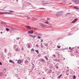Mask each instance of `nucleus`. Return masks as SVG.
<instances>
[{
    "label": "nucleus",
    "mask_w": 79,
    "mask_h": 79,
    "mask_svg": "<svg viewBox=\"0 0 79 79\" xmlns=\"http://www.w3.org/2000/svg\"><path fill=\"white\" fill-rule=\"evenodd\" d=\"M63 13V12L62 11H58L56 14V16H60L62 15Z\"/></svg>",
    "instance_id": "nucleus-1"
},
{
    "label": "nucleus",
    "mask_w": 79,
    "mask_h": 79,
    "mask_svg": "<svg viewBox=\"0 0 79 79\" xmlns=\"http://www.w3.org/2000/svg\"><path fill=\"white\" fill-rule=\"evenodd\" d=\"M72 2L75 3V4H77L79 3V0H72Z\"/></svg>",
    "instance_id": "nucleus-2"
},
{
    "label": "nucleus",
    "mask_w": 79,
    "mask_h": 79,
    "mask_svg": "<svg viewBox=\"0 0 79 79\" xmlns=\"http://www.w3.org/2000/svg\"><path fill=\"white\" fill-rule=\"evenodd\" d=\"M78 19L77 18L76 19H74L72 22V23H76L77 22V21H78Z\"/></svg>",
    "instance_id": "nucleus-3"
},
{
    "label": "nucleus",
    "mask_w": 79,
    "mask_h": 79,
    "mask_svg": "<svg viewBox=\"0 0 79 79\" xmlns=\"http://www.w3.org/2000/svg\"><path fill=\"white\" fill-rule=\"evenodd\" d=\"M29 36L30 37H32V38H33V39H35L37 36L35 35H29Z\"/></svg>",
    "instance_id": "nucleus-4"
},
{
    "label": "nucleus",
    "mask_w": 79,
    "mask_h": 79,
    "mask_svg": "<svg viewBox=\"0 0 79 79\" xmlns=\"http://www.w3.org/2000/svg\"><path fill=\"white\" fill-rule=\"evenodd\" d=\"M73 8H74V9H76V10H77V11H79V8H78L77 7V6H74Z\"/></svg>",
    "instance_id": "nucleus-5"
},
{
    "label": "nucleus",
    "mask_w": 79,
    "mask_h": 79,
    "mask_svg": "<svg viewBox=\"0 0 79 79\" xmlns=\"http://www.w3.org/2000/svg\"><path fill=\"white\" fill-rule=\"evenodd\" d=\"M34 33V31H29L28 32V34H33Z\"/></svg>",
    "instance_id": "nucleus-6"
},
{
    "label": "nucleus",
    "mask_w": 79,
    "mask_h": 79,
    "mask_svg": "<svg viewBox=\"0 0 79 79\" xmlns=\"http://www.w3.org/2000/svg\"><path fill=\"white\" fill-rule=\"evenodd\" d=\"M1 58L2 60H4V56L3 55H1Z\"/></svg>",
    "instance_id": "nucleus-7"
},
{
    "label": "nucleus",
    "mask_w": 79,
    "mask_h": 79,
    "mask_svg": "<svg viewBox=\"0 0 79 79\" xmlns=\"http://www.w3.org/2000/svg\"><path fill=\"white\" fill-rule=\"evenodd\" d=\"M17 63L18 64H21V60H19L18 61Z\"/></svg>",
    "instance_id": "nucleus-8"
},
{
    "label": "nucleus",
    "mask_w": 79,
    "mask_h": 79,
    "mask_svg": "<svg viewBox=\"0 0 79 79\" xmlns=\"http://www.w3.org/2000/svg\"><path fill=\"white\" fill-rule=\"evenodd\" d=\"M26 27L27 29H31V27L30 26H26Z\"/></svg>",
    "instance_id": "nucleus-9"
},
{
    "label": "nucleus",
    "mask_w": 79,
    "mask_h": 79,
    "mask_svg": "<svg viewBox=\"0 0 79 79\" xmlns=\"http://www.w3.org/2000/svg\"><path fill=\"white\" fill-rule=\"evenodd\" d=\"M6 12H0V15H3V14H6Z\"/></svg>",
    "instance_id": "nucleus-10"
},
{
    "label": "nucleus",
    "mask_w": 79,
    "mask_h": 79,
    "mask_svg": "<svg viewBox=\"0 0 79 79\" xmlns=\"http://www.w3.org/2000/svg\"><path fill=\"white\" fill-rule=\"evenodd\" d=\"M71 14V13H67L66 15H65V16H68V15H70Z\"/></svg>",
    "instance_id": "nucleus-11"
},
{
    "label": "nucleus",
    "mask_w": 79,
    "mask_h": 79,
    "mask_svg": "<svg viewBox=\"0 0 79 79\" xmlns=\"http://www.w3.org/2000/svg\"><path fill=\"white\" fill-rule=\"evenodd\" d=\"M40 26H42V27H44V26H47V25H44V24L42 23L41 24Z\"/></svg>",
    "instance_id": "nucleus-12"
},
{
    "label": "nucleus",
    "mask_w": 79,
    "mask_h": 79,
    "mask_svg": "<svg viewBox=\"0 0 79 79\" xmlns=\"http://www.w3.org/2000/svg\"><path fill=\"white\" fill-rule=\"evenodd\" d=\"M62 74H60L59 76H58L57 77V78H58L59 79H60L61 76H62Z\"/></svg>",
    "instance_id": "nucleus-13"
},
{
    "label": "nucleus",
    "mask_w": 79,
    "mask_h": 79,
    "mask_svg": "<svg viewBox=\"0 0 79 79\" xmlns=\"http://www.w3.org/2000/svg\"><path fill=\"white\" fill-rule=\"evenodd\" d=\"M40 61H42L43 63H45V60L44 59H41L40 60Z\"/></svg>",
    "instance_id": "nucleus-14"
},
{
    "label": "nucleus",
    "mask_w": 79,
    "mask_h": 79,
    "mask_svg": "<svg viewBox=\"0 0 79 79\" xmlns=\"http://www.w3.org/2000/svg\"><path fill=\"white\" fill-rule=\"evenodd\" d=\"M45 59H46V60H48V57L47 56H45Z\"/></svg>",
    "instance_id": "nucleus-15"
},
{
    "label": "nucleus",
    "mask_w": 79,
    "mask_h": 79,
    "mask_svg": "<svg viewBox=\"0 0 79 79\" xmlns=\"http://www.w3.org/2000/svg\"><path fill=\"white\" fill-rule=\"evenodd\" d=\"M5 13H6V14H5V15H6V14H7V13H8V14H9V15H11V13H9V12H5Z\"/></svg>",
    "instance_id": "nucleus-16"
},
{
    "label": "nucleus",
    "mask_w": 79,
    "mask_h": 79,
    "mask_svg": "<svg viewBox=\"0 0 79 79\" xmlns=\"http://www.w3.org/2000/svg\"><path fill=\"white\" fill-rule=\"evenodd\" d=\"M6 31H7L8 32V31H10V29L8 28H6Z\"/></svg>",
    "instance_id": "nucleus-17"
},
{
    "label": "nucleus",
    "mask_w": 79,
    "mask_h": 79,
    "mask_svg": "<svg viewBox=\"0 0 79 79\" xmlns=\"http://www.w3.org/2000/svg\"><path fill=\"white\" fill-rule=\"evenodd\" d=\"M35 52H37V54H38V53H39V51L38 50H35Z\"/></svg>",
    "instance_id": "nucleus-18"
},
{
    "label": "nucleus",
    "mask_w": 79,
    "mask_h": 79,
    "mask_svg": "<svg viewBox=\"0 0 79 79\" xmlns=\"http://www.w3.org/2000/svg\"><path fill=\"white\" fill-rule=\"evenodd\" d=\"M25 62L26 63H29V61H28L27 60H26V61H25Z\"/></svg>",
    "instance_id": "nucleus-19"
},
{
    "label": "nucleus",
    "mask_w": 79,
    "mask_h": 79,
    "mask_svg": "<svg viewBox=\"0 0 79 79\" xmlns=\"http://www.w3.org/2000/svg\"><path fill=\"white\" fill-rule=\"evenodd\" d=\"M9 12H10V13H13L14 12V11H13L12 10H9Z\"/></svg>",
    "instance_id": "nucleus-20"
},
{
    "label": "nucleus",
    "mask_w": 79,
    "mask_h": 79,
    "mask_svg": "<svg viewBox=\"0 0 79 79\" xmlns=\"http://www.w3.org/2000/svg\"><path fill=\"white\" fill-rule=\"evenodd\" d=\"M45 46H46V47H48V43H46L45 45Z\"/></svg>",
    "instance_id": "nucleus-21"
},
{
    "label": "nucleus",
    "mask_w": 79,
    "mask_h": 79,
    "mask_svg": "<svg viewBox=\"0 0 79 79\" xmlns=\"http://www.w3.org/2000/svg\"><path fill=\"white\" fill-rule=\"evenodd\" d=\"M31 52H34V49L33 48H32L31 50Z\"/></svg>",
    "instance_id": "nucleus-22"
},
{
    "label": "nucleus",
    "mask_w": 79,
    "mask_h": 79,
    "mask_svg": "<svg viewBox=\"0 0 79 79\" xmlns=\"http://www.w3.org/2000/svg\"><path fill=\"white\" fill-rule=\"evenodd\" d=\"M16 45H15L13 46V47L14 48H16Z\"/></svg>",
    "instance_id": "nucleus-23"
},
{
    "label": "nucleus",
    "mask_w": 79,
    "mask_h": 79,
    "mask_svg": "<svg viewBox=\"0 0 79 79\" xmlns=\"http://www.w3.org/2000/svg\"><path fill=\"white\" fill-rule=\"evenodd\" d=\"M76 76L75 75H74L73 77V79H76Z\"/></svg>",
    "instance_id": "nucleus-24"
},
{
    "label": "nucleus",
    "mask_w": 79,
    "mask_h": 79,
    "mask_svg": "<svg viewBox=\"0 0 79 79\" xmlns=\"http://www.w3.org/2000/svg\"><path fill=\"white\" fill-rule=\"evenodd\" d=\"M2 24H6V23H5L4 22H2Z\"/></svg>",
    "instance_id": "nucleus-25"
},
{
    "label": "nucleus",
    "mask_w": 79,
    "mask_h": 79,
    "mask_svg": "<svg viewBox=\"0 0 79 79\" xmlns=\"http://www.w3.org/2000/svg\"><path fill=\"white\" fill-rule=\"evenodd\" d=\"M41 20H42V21H45V19H41Z\"/></svg>",
    "instance_id": "nucleus-26"
},
{
    "label": "nucleus",
    "mask_w": 79,
    "mask_h": 79,
    "mask_svg": "<svg viewBox=\"0 0 79 79\" xmlns=\"http://www.w3.org/2000/svg\"><path fill=\"white\" fill-rule=\"evenodd\" d=\"M28 47H29V48L31 47V45L29 44H28Z\"/></svg>",
    "instance_id": "nucleus-27"
},
{
    "label": "nucleus",
    "mask_w": 79,
    "mask_h": 79,
    "mask_svg": "<svg viewBox=\"0 0 79 79\" xmlns=\"http://www.w3.org/2000/svg\"><path fill=\"white\" fill-rule=\"evenodd\" d=\"M16 51H18V52H19V50L18 48H16Z\"/></svg>",
    "instance_id": "nucleus-28"
},
{
    "label": "nucleus",
    "mask_w": 79,
    "mask_h": 79,
    "mask_svg": "<svg viewBox=\"0 0 79 79\" xmlns=\"http://www.w3.org/2000/svg\"><path fill=\"white\" fill-rule=\"evenodd\" d=\"M20 39V37H17L16 38L17 40H19Z\"/></svg>",
    "instance_id": "nucleus-29"
},
{
    "label": "nucleus",
    "mask_w": 79,
    "mask_h": 79,
    "mask_svg": "<svg viewBox=\"0 0 79 79\" xmlns=\"http://www.w3.org/2000/svg\"><path fill=\"white\" fill-rule=\"evenodd\" d=\"M73 35V33H69V35Z\"/></svg>",
    "instance_id": "nucleus-30"
},
{
    "label": "nucleus",
    "mask_w": 79,
    "mask_h": 79,
    "mask_svg": "<svg viewBox=\"0 0 79 79\" xmlns=\"http://www.w3.org/2000/svg\"><path fill=\"white\" fill-rule=\"evenodd\" d=\"M9 62L10 63H12V62H13V61H12V60H10V61H9Z\"/></svg>",
    "instance_id": "nucleus-31"
},
{
    "label": "nucleus",
    "mask_w": 79,
    "mask_h": 79,
    "mask_svg": "<svg viewBox=\"0 0 79 79\" xmlns=\"http://www.w3.org/2000/svg\"><path fill=\"white\" fill-rule=\"evenodd\" d=\"M57 47L58 48H60V47H61V46H57Z\"/></svg>",
    "instance_id": "nucleus-32"
},
{
    "label": "nucleus",
    "mask_w": 79,
    "mask_h": 79,
    "mask_svg": "<svg viewBox=\"0 0 79 79\" xmlns=\"http://www.w3.org/2000/svg\"><path fill=\"white\" fill-rule=\"evenodd\" d=\"M38 39H40L41 38V37H40V36H38Z\"/></svg>",
    "instance_id": "nucleus-33"
},
{
    "label": "nucleus",
    "mask_w": 79,
    "mask_h": 79,
    "mask_svg": "<svg viewBox=\"0 0 79 79\" xmlns=\"http://www.w3.org/2000/svg\"><path fill=\"white\" fill-rule=\"evenodd\" d=\"M0 65H2V62L0 61Z\"/></svg>",
    "instance_id": "nucleus-34"
},
{
    "label": "nucleus",
    "mask_w": 79,
    "mask_h": 79,
    "mask_svg": "<svg viewBox=\"0 0 79 79\" xmlns=\"http://www.w3.org/2000/svg\"><path fill=\"white\" fill-rule=\"evenodd\" d=\"M53 56H54V57H55V58L56 57V55H55V54H54L53 55Z\"/></svg>",
    "instance_id": "nucleus-35"
},
{
    "label": "nucleus",
    "mask_w": 79,
    "mask_h": 79,
    "mask_svg": "<svg viewBox=\"0 0 79 79\" xmlns=\"http://www.w3.org/2000/svg\"><path fill=\"white\" fill-rule=\"evenodd\" d=\"M74 49V48H71V50H73Z\"/></svg>",
    "instance_id": "nucleus-36"
},
{
    "label": "nucleus",
    "mask_w": 79,
    "mask_h": 79,
    "mask_svg": "<svg viewBox=\"0 0 79 79\" xmlns=\"http://www.w3.org/2000/svg\"><path fill=\"white\" fill-rule=\"evenodd\" d=\"M41 41L40 42H43V40L41 39Z\"/></svg>",
    "instance_id": "nucleus-37"
},
{
    "label": "nucleus",
    "mask_w": 79,
    "mask_h": 79,
    "mask_svg": "<svg viewBox=\"0 0 79 79\" xmlns=\"http://www.w3.org/2000/svg\"><path fill=\"white\" fill-rule=\"evenodd\" d=\"M41 9H45V8H40L39 9L40 10Z\"/></svg>",
    "instance_id": "nucleus-38"
},
{
    "label": "nucleus",
    "mask_w": 79,
    "mask_h": 79,
    "mask_svg": "<svg viewBox=\"0 0 79 79\" xmlns=\"http://www.w3.org/2000/svg\"><path fill=\"white\" fill-rule=\"evenodd\" d=\"M47 20L48 21H49V20H50V19H49L48 18H47Z\"/></svg>",
    "instance_id": "nucleus-39"
},
{
    "label": "nucleus",
    "mask_w": 79,
    "mask_h": 79,
    "mask_svg": "<svg viewBox=\"0 0 79 79\" xmlns=\"http://www.w3.org/2000/svg\"><path fill=\"white\" fill-rule=\"evenodd\" d=\"M43 3V4H48V3Z\"/></svg>",
    "instance_id": "nucleus-40"
},
{
    "label": "nucleus",
    "mask_w": 79,
    "mask_h": 79,
    "mask_svg": "<svg viewBox=\"0 0 79 79\" xmlns=\"http://www.w3.org/2000/svg\"><path fill=\"white\" fill-rule=\"evenodd\" d=\"M55 61H58V59H55Z\"/></svg>",
    "instance_id": "nucleus-41"
},
{
    "label": "nucleus",
    "mask_w": 79,
    "mask_h": 79,
    "mask_svg": "<svg viewBox=\"0 0 79 79\" xmlns=\"http://www.w3.org/2000/svg\"><path fill=\"white\" fill-rule=\"evenodd\" d=\"M44 23H46L47 24L48 23V21H47V22H44Z\"/></svg>",
    "instance_id": "nucleus-42"
},
{
    "label": "nucleus",
    "mask_w": 79,
    "mask_h": 79,
    "mask_svg": "<svg viewBox=\"0 0 79 79\" xmlns=\"http://www.w3.org/2000/svg\"><path fill=\"white\" fill-rule=\"evenodd\" d=\"M27 19H30V17H27Z\"/></svg>",
    "instance_id": "nucleus-43"
},
{
    "label": "nucleus",
    "mask_w": 79,
    "mask_h": 79,
    "mask_svg": "<svg viewBox=\"0 0 79 79\" xmlns=\"http://www.w3.org/2000/svg\"><path fill=\"white\" fill-rule=\"evenodd\" d=\"M7 6H5L3 7V9H5V8H6Z\"/></svg>",
    "instance_id": "nucleus-44"
},
{
    "label": "nucleus",
    "mask_w": 79,
    "mask_h": 79,
    "mask_svg": "<svg viewBox=\"0 0 79 79\" xmlns=\"http://www.w3.org/2000/svg\"><path fill=\"white\" fill-rule=\"evenodd\" d=\"M6 49H5V53H6Z\"/></svg>",
    "instance_id": "nucleus-45"
},
{
    "label": "nucleus",
    "mask_w": 79,
    "mask_h": 79,
    "mask_svg": "<svg viewBox=\"0 0 79 79\" xmlns=\"http://www.w3.org/2000/svg\"><path fill=\"white\" fill-rule=\"evenodd\" d=\"M69 49L70 50H71V47H69Z\"/></svg>",
    "instance_id": "nucleus-46"
},
{
    "label": "nucleus",
    "mask_w": 79,
    "mask_h": 79,
    "mask_svg": "<svg viewBox=\"0 0 79 79\" xmlns=\"http://www.w3.org/2000/svg\"><path fill=\"white\" fill-rule=\"evenodd\" d=\"M66 74H67V76H68V75H69V73H66Z\"/></svg>",
    "instance_id": "nucleus-47"
},
{
    "label": "nucleus",
    "mask_w": 79,
    "mask_h": 79,
    "mask_svg": "<svg viewBox=\"0 0 79 79\" xmlns=\"http://www.w3.org/2000/svg\"><path fill=\"white\" fill-rule=\"evenodd\" d=\"M12 63H13V64H15V62H12Z\"/></svg>",
    "instance_id": "nucleus-48"
},
{
    "label": "nucleus",
    "mask_w": 79,
    "mask_h": 79,
    "mask_svg": "<svg viewBox=\"0 0 79 79\" xmlns=\"http://www.w3.org/2000/svg\"><path fill=\"white\" fill-rule=\"evenodd\" d=\"M36 46H37L38 47H39V46H38V44H36Z\"/></svg>",
    "instance_id": "nucleus-49"
},
{
    "label": "nucleus",
    "mask_w": 79,
    "mask_h": 79,
    "mask_svg": "<svg viewBox=\"0 0 79 79\" xmlns=\"http://www.w3.org/2000/svg\"><path fill=\"white\" fill-rule=\"evenodd\" d=\"M56 68H57V69H58V66H56Z\"/></svg>",
    "instance_id": "nucleus-50"
},
{
    "label": "nucleus",
    "mask_w": 79,
    "mask_h": 79,
    "mask_svg": "<svg viewBox=\"0 0 79 79\" xmlns=\"http://www.w3.org/2000/svg\"><path fill=\"white\" fill-rule=\"evenodd\" d=\"M57 61H58L59 62H60V60H58Z\"/></svg>",
    "instance_id": "nucleus-51"
},
{
    "label": "nucleus",
    "mask_w": 79,
    "mask_h": 79,
    "mask_svg": "<svg viewBox=\"0 0 79 79\" xmlns=\"http://www.w3.org/2000/svg\"><path fill=\"white\" fill-rule=\"evenodd\" d=\"M17 2H18V0H16Z\"/></svg>",
    "instance_id": "nucleus-52"
},
{
    "label": "nucleus",
    "mask_w": 79,
    "mask_h": 79,
    "mask_svg": "<svg viewBox=\"0 0 79 79\" xmlns=\"http://www.w3.org/2000/svg\"><path fill=\"white\" fill-rule=\"evenodd\" d=\"M1 34H3V32H2V31L1 32Z\"/></svg>",
    "instance_id": "nucleus-53"
},
{
    "label": "nucleus",
    "mask_w": 79,
    "mask_h": 79,
    "mask_svg": "<svg viewBox=\"0 0 79 79\" xmlns=\"http://www.w3.org/2000/svg\"><path fill=\"white\" fill-rule=\"evenodd\" d=\"M42 5L43 6H45V4H43V5Z\"/></svg>",
    "instance_id": "nucleus-54"
},
{
    "label": "nucleus",
    "mask_w": 79,
    "mask_h": 79,
    "mask_svg": "<svg viewBox=\"0 0 79 79\" xmlns=\"http://www.w3.org/2000/svg\"><path fill=\"white\" fill-rule=\"evenodd\" d=\"M42 23H39V24H41V25L42 24Z\"/></svg>",
    "instance_id": "nucleus-55"
},
{
    "label": "nucleus",
    "mask_w": 79,
    "mask_h": 79,
    "mask_svg": "<svg viewBox=\"0 0 79 79\" xmlns=\"http://www.w3.org/2000/svg\"><path fill=\"white\" fill-rule=\"evenodd\" d=\"M18 79H21L20 78H19V77H18Z\"/></svg>",
    "instance_id": "nucleus-56"
},
{
    "label": "nucleus",
    "mask_w": 79,
    "mask_h": 79,
    "mask_svg": "<svg viewBox=\"0 0 79 79\" xmlns=\"http://www.w3.org/2000/svg\"><path fill=\"white\" fill-rule=\"evenodd\" d=\"M22 50H24V49L23 48H23H22Z\"/></svg>",
    "instance_id": "nucleus-57"
},
{
    "label": "nucleus",
    "mask_w": 79,
    "mask_h": 79,
    "mask_svg": "<svg viewBox=\"0 0 79 79\" xmlns=\"http://www.w3.org/2000/svg\"><path fill=\"white\" fill-rule=\"evenodd\" d=\"M60 39H61V38H59L57 40H60Z\"/></svg>",
    "instance_id": "nucleus-58"
},
{
    "label": "nucleus",
    "mask_w": 79,
    "mask_h": 79,
    "mask_svg": "<svg viewBox=\"0 0 79 79\" xmlns=\"http://www.w3.org/2000/svg\"><path fill=\"white\" fill-rule=\"evenodd\" d=\"M69 71V69H68L67 70V71Z\"/></svg>",
    "instance_id": "nucleus-59"
},
{
    "label": "nucleus",
    "mask_w": 79,
    "mask_h": 79,
    "mask_svg": "<svg viewBox=\"0 0 79 79\" xmlns=\"http://www.w3.org/2000/svg\"><path fill=\"white\" fill-rule=\"evenodd\" d=\"M67 68L68 69V68H69V67H67Z\"/></svg>",
    "instance_id": "nucleus-60"
},
{
    "label": "nucleus",
    "mask_w": 79,
    "mask_h": 79,
    "mask_svg": "<svg viewBox=\"0 0 79 79\" xmlns=\"http://www.w3.org/2000/svg\"><path fill=\"white\" fill-rule=\"evenodd\" d=\"M1 10H4V9H1Z\"/></svg>",
    "instance_id": "nucleus-61"
},
{
    "label": "nucleus",
    "mask_w": 79,
    "mask_h": 79,
    "mask_svg": "<svg viewBox=\"0 0 79 79\" xmlns=\"http://www.w3.org/2000/svg\"><path fill=\"white\" fill-rule=\"evenodd\" d=\"M43 79H45V77H44V78H43Z\"/></svg>",
    "instance_id": "nucleus-62"
},
{
    "label": "nucleus",
    "mask_w": 79,
    "mask_h": 79,
    "mask_svg": "<svg viewBox=\"0 0 79 79\" xmlns=\"http://www.w3.org/2000/svg\"><path fill=\"white\" fill-rule=\"evenodd\" d=\"M41 45H42V43H41Z\"/></svg>",
    "instance_id": "nucleus-63"
},
{
    "label": "nucleus",
    "mask_w": 79,
    "mask_h": 79,
    "mask_svg": "<svg viewBox=\"0 0 79 79\" xmlns=\"http://www.w3.org/2000/svg\"><path fill=\"white\" fill-rule=\"evenodd\" d=\"M5 76H6V74L5 75Z\"/></svg>",
    "instance_id": "nucleus-64"
}]
</instances>
